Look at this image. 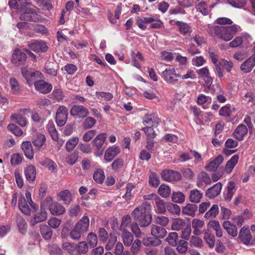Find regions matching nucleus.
I'll return each mask as SVG.
<instances>
[{
	"label": "nucleus",
	"instance_id": "obj_27",
	"mask_svg": "<svg viewBox=\"0 0 255 255\" xmlns=\"http://www.w3.org/2000/svg\"><path fill=\"white\" fill-rule=\"evenodd\" d=\"M203 197V193L197 189L191 190L189 195V200L193 203H198Z\"/></svg>",
	"mask_w": 255,
	"mask_h": 255
},
{
	"label": "nucleus",
	"instance_id": "obj_2",
	"mask_svg": "<svg viewBox=\"0 0 255 255\" xmlns=\"http://www.w3.org/2000/svg\"><path fill=\"white\" fill-rule=\"evenodd\" d=\"M213 29L218 37L226 41L231 40L235 34L242 30L241 27L237 24L225 26H215Z\"/></svg>",
	"mask_w": 255,
	"mask_h": 255
},
{
	"label": "nucleus",
	"instance_id": "obj_54",
	"mask_svg": "<svg viewBox=\"0 0 255 255\" xmlns=\"http://www.w3.org/2000/svg\"><path fill=\"white\" fill-rule=\"evenodd\" d=\"M132 56V65L137 68H139L140 67V64L139 63V61H143V58L141 55V54L139 52H137L136 53L132 52L131 53Z\"/></svg>",
	"mask_w": 255,
	"mask_h": 255
},
{
	"label": "nucleus",
	"instance_id": "obj_32",
	"mask_svg": "<svg viewBox=\"0 0 255 255\" xmlns=\"http://www.w3.org/2000/svg\"><path fill=\"white\" fill-rule=\"evenodd\" d=\"M175 24L178 27L181 34L184 35L190 34L192 29L188 23L180 21H175Z\"/></svg>",
	"mask_w": 255,
	"mask_h": 255
},
{
	"label": "nucleus",
	"instance_id": "obj_13",
	"mask_svg": "<svg viewBox=\"0 0 255 255\" xmlns=\"http://www.w3.org/2000/svg\"><path fill=\"white\" fill-rule=\"evenodd\" d=\"M34 87L36 91L43 94L49 93L52 89V86L51 84L45 82L42 79L35 83Z\"/></svg>",
	"mask_w": 255,
	"mask_h": 255
},
{
	"label": "nucleus",
	"instance_id": "obj_18",
	"mask_svg": "<svg viewBox=\"0 0 255 255\" xmlns=\"http://www.w3.org/2000/svg\"><path fill=\"white\" fill-rule=\"evenodd\" d=\"M26 57V54L24 53L18 49H16L12 55L11 62L15 64H22L25 61Z\"/></svg>",
	"mask_w": 255,
	"mask_h": 255
},
{
	"label": "nucleus",
	"instance_id": "obj_5",
	"mask_svg": "<svg viewBox=\"0 0 255 255\" xmlns=\"http://www.w3.org/2000/svg\"><path fill=\"white\" fill-rule=\"evenodd\" d=\"M21 73L29 86L33 84L35 86V83L42 79L43 77L42 74L40 72L32 71L26 68H22Z\"/></svg>",
	"mask_w": 255,
	"mask_h": 255
},
{
	"label": "nucleus",
	"instance_id": "obj_22",
	"mask_svg": "<svg viewBox=\"0 0 255 255\" xmlns=\"http://www.w3.org/2000/svg\"><path fill=\"white\" fill-rule=\"evenodd\" d=\"M57 200L64 202L65 204H69L72 200V195L70 190H64L57 194Z\"/></svg>",
	"mask_w": 255,
	"mask_h": 255
},
{
	"label": "nucleus",
	"instance_id": "obj_52",
	"mask_svg": "<svg viewBox=\"0 0 255 255\" xmlns=\"http://www.w3.org/2000/svg\"><path fill=\"white\" fill-rule=\"evenodd\" d=\"M154 220L156 224L160 225L162 227L166 226L169 222L168 218L164 216H155Z\"/></svg>",
	"mask_w": 255,
	"mask_h": 255
},
{
	"label": "nucleus",
	"instance_id": "obj_62",
	"mask_svg": "<svg viewBox=\"0 0 255 255\" xmlns=\"http://www.w3.org/2000/svg\"><path fill=\"white\" fill-rule=\"evenodd\" d=\"M178 239V236L177 233L172 232L169 234L166 240L172 246H175L177 245V242Z\"/></svg>",
	"mask_w": 255,
	"mask_h": 255
},
{
	"label": "nucleus",
	"instance_id": "obj_63",
	"mask_svg": "<svg viewBox=\"0 0 255 255\" xmlns=\"http://www.w3.org/2000/svg\"><path fill=\"white\" fill-rule=\"evenodd\" d=\"M220 67H223L227 72H230L233 67V63L231 61H227L224 59L219 60Z\"/></svg>",
	"mask_w": 255,
	"mask_h": 255
},
{
	"label": "nucleus",
	"instance_id": "obj_55",
	"mask_svg": "<svg viewBox=\"0 0 255 255\" xmlns=\"http://www.w3.org/2000/svg\"><path fill=\"white\" fill-rule=\"evenodd\" d=\"M105 178V173L103 170L99 169L96 170L93 174V178L95 181L98 183H102Z\"/></svg>",
	"mask_w": 255,
	"mask_h": 255
},
{
	"label": "nucleus",
	"instance_id": "obj_26",
	"mask_svg": "<svg viewBox=\"0 0 255 255\" xmlns=\"http://www.w3.org/2000/svg\"><path fill=\"white\" fill-rule=\"evenodd\" d=\"M29 46L31 50L36 52H45L48 49L45 42L41 41L30 43L29 44Z\"/></svg>",
	"mask_w": 255,
	"mask_h": 255
},
{
	"label": "nucleus",
	"instance_id": "obj_37",
	"mask_svg": "<svg viewBox=\"0 0 255 255\" xmlns=\"http://www.w3.org/2000/svg\"><path fill=\"white\" fill-rule=\"evenodd\" d=\"M239 157L238 155H233L231 159L226 163L225 167V171L227 173H230L237 164Z\"/></svg>",
	"mask_w": 255,
	"mask_h": 255
},
{
	"label": "nucleus",
	"instance_id": "obj_44",
	"mask_svg": "<svg viewBox=\"0 0 255 255\" xmlns=\"http://www.w3.org/2000/svg\"><path fill=\"white\" fill-rule=\"evenodd\" d=\"M153 20H154L150 17H138L136 19V23L140 29L144 30L146 28V24L150 23L152 22Z\"/></svg>",
	"mask_w": 255,
	"mask_h": 255
},
{
	"label": "nucleus",
	"instance_id": "obj_4",
	"mask_svg": "<svg viewBox=\"0 0 255 255\" xmlns=\"http://www.w3.org/2000/svg\"><path fill=\"white\" fill-rule=\"evenodd\" d=\"M50 202L51 199L50 198H45L41 202L39 212L34 215L33 219L30 222L31 225L34 226L38 223L46 220L47 218L46 210Z\"/></svg>",
	"mask_w": 255,
	"mask_h": 255
},
{
	"label": "nucleus",
	"instance_id": "obj_39",
	"mask_svg": "<svg viewBox=\"0 0 255 255\" xmlns=\"http://www.w3.org/2000/svg\"><path fill=\"white\" fill-rule=\"evenodd\" d=\"M26 179L29 182L35 180L36 177V168L34 166H28L24 170Z\"/></svg>",
	"mask_w": 255,
	"mask_h": 255
},
{
	"label": "nucleus",
	"instance_id": "obj_59",
	"mask_svg": "<svg viewBox=\"0 0 255 255\" xmlns=\"http://www.w3.org/2000/svg\"><path fill=\"white\" fill-rule=\"evenodd\" d=\"M170 189L169 186L162 184L158 190V194L163 198H167L170 194Z\"/></svg>",
	"mask_w": 255,
	"mask_h": 255
},
{
	"label": "nucleus",
	"instance_id": "obj_47",
	"mask_svg": "<svg viewBox=\"0 0 255 255\" xmlns=\"http://www.w3.org/2000/svg\"><path fill=\"white\" fill-rule=\"evenodd\" d=\"M142 243L145 246L155 247L160 245L161 241L160 239L147 237L143 239Z\"/></svg>",
	"mask_w": 255,
	"mask_h": 255
},
{
	"label": "nucleus",
	"instance_id": "obj_46",
	"mask_svg": "<svg viewBox=\"0 0 255 255\" xmlns=\"http://www.w3.org/2000/svg\"><path fill=\"white\" fill-rule=\"evenodd\" d=\"M40 232L42 237L46 240H50L52 236L53 232L46 225H42L40 227Z\"/></svg>",
	"mask_w": 255,
	"mask_h": 255
},
{
	"label": "nucleus",
	"instance_id": "obj_11",
	"mask_svg": "<svg viewBox=\"0 0 255 255\" xmlns=\"http://www.w3.org/2000/svg\"><path fill=\"white\" fill-rule=\"evenodd\" d=\"M46 198H50L51 202L48 205L51 213L53 215H60L63 214L65 212V208L58 202H53L52 198L51 197H47Z\"/></svg>",
	"mask_w": 255,
	"mask_h": 255
},
{
	"label": "nucleus",
	"instance_id": "obj_31",
	"mask_svg": "<svg viewBox=\"0 0 255 255\" xmlns=\"http://www.w3.org/2000/svg\"><path fill=\"white\" fill-rule=\"evenodd\" d=\"M10 121L15 122L22 127H24L27 124L26 119L18 113H13L10 117Z\"/></svg>",
	"mask_w": 255,
	"mask_h": 255
},
{
	"label": "nucleus",
	"instance_id": "obj_57",
	"mask_svg": "<svg viewBox=\"0 0 255 255\" xmlns=\"http://www.w3.org/2000/svg\"><path fill=\"white\" fill-rule=\"evenodd\" d=\"M185 196L181 192H173L172 195V200L174 203H182L185 201Z\"/></svg>",
	"mask_w": 255,
	"mask_h": 255
},
{
	"label": "nucleus",
	"instance_id": "obj_49",
	"mask_svg": "<svg viewBox=\"0 0 255 255\" xmlns=\"http://www.w3.org/2000/svg\"><path fill=\"white\" fill-rule=\"evenodd\" d=\"M79 142V138L78 137H72L68 139L66 143V148L68 151H72Z\"/></svg>",
	"mask_w": 255,
	"mask_h": 255
},
{
	"label": "nucleus",
	"instance_id": "obj_48",
	"mask_svg": "<svg viewBox=\"0 0 255 255\" xmlns=\"http://www.w3.org/2000/svg\"><path fill=\"white\" fill-rule=\"evenodd\" d=\"M135 186L131 183H128L126 186V192L122 196L126 201L130 200L133 196L134 191L133 190Z\"/></svg>",
	"mask_w": 255,
	"mask_h": 255
},
{
	"label": "nucleus",
	"instance_id": "obj_61",
	"mask_svg": "<svg viewBox=\"0 0 255 255\" xmlns=\"http://www.w3.org/2000/svg\"><path fill=\"white\" fill-rule=\"evenodd\" d=\"M149 184L152 187H157L160 182L159 178L154 172H150L149 176Z\"/></svg>",
	"mask_w": 255,
	"mask_h": 255
},
{
	"label": "nucleus",
	"instance_id": "obj_56",
	"mask_svg": "<svg viewBox=\"0 0 255 255\" xmlns=\"http://www.w3.org/2000/svg\"><path fill=\"white\" fill-rule=\"evenodd\" d=\"M7 129L17 136H20L23 134V131L17 125L14 124H9L7 126Z\"/></svg>",
	"mask_w": 255,
	"mask_h": 255
},
{
	"label": "nucleus",
	"instance_id": "obj_60",
	"mask_svg": "<svg viewBox=\"0 0 255 255\" xmlns=\"http://www.w3.org/2000/svg\"><path fill=\"white\" fill-rule=\"evenodd\" d=\"M138 226V223L134 221L131 224L130 229L136 238H141L144 234L141 231Z\"/></svg>",
	"mask_w": 255,
	"mask_h": 255
},
{
	"label": "nucleus",
	"instance_id": "obj_16",
	"mask_svg": "<svg viewBox=\"0 0 255 255\" xmlns=\"http://www.w3.org/2000/svg\"><path fill=\"white\" fill-rule=\"evenodd\" d=\"M224 158L222 155H219L215 159L209 162L205 166V169L210 172L214 171L217 169L219 166L223 162Z\"/></svg>",
	"mask_w": 255,
	"mask_h": 255
},
{
	"label": "nucleus",
	"instance_id": "obj_23",
	"mask_svg": "<svg viewBox=\"0 0 255 255\" xmlns=\"http://www.w3.org/2000/svg\"><path fill=\"white\" fill-rule=\"evenodd\" d=\"M189 224V221H185L180 218L175 219L172 221L171 229L175 231L182 230L187 227Z\"/></svg>",
	"mask_w": 255,
	"mask_h": 255
},
{
	"label": "nucleus",
	"instance_id": "obj_41",
	"mask_svg": "<svg viewBox=\"0 0 255 255\" xmlns=\"http://www.w3.org/2000/svg\"><path fill=\"white\" fill-rule=\"evenodd\" d=\"M15 220L19 232L22 234H25L27 228V223L25 220L22 217L17 216Z\"/></svg>",
	"mask_w": 255,
	"mask_h": 255
},
{
	"label": "nucleus",
	"instance_id": "obj_15",
	"mask_svg": "<svg viewBox=\"0 0 255 255\" xmlns=\"http://www.w3.org/2000/svg\"><path fill=\"white\" fill-rule=\"evenodd\" d=\"M151 234L156 239H162L166 236L167 231L163 227L153 224L151 226Z\"/></svg>",
	"mask_w": 255,
	"mask_h": 255
},
{
	"label": "nucleus",
	"instance_id": "obj_50",
	"mask_svg": "<svg viewBox=\"0 0 255 255\" xmlns=\"http://www.w3.org/2000/svg\"><path fill=\"white\" fill-rule=\"evenodd\" d=\"M197 11L201 12L204 15H207L209 13V10L206 2L202 1L196 5Z\"/></svg>",
	"mask_w": 255,
	"mask_h": 255
},
{
	"label": "nucleus",
	"instance_id": "obj_7",
	"mask_svg": "<svg viewBox=\"0 0 255 255\" xmlns=\"http://www.w3.org/2000/svg\"><path fill=\"white\" fill-rule=\"evenodd\" d=\"M68 115V109L64 106H60L56 112L55 117L56 122L58 126L62 127L66 124Z\"/></svg>",
	"mask_w": 255,
	"mask_h": 255
},
{
	"label": "nucleus",
	"instance_id": "obj_9",
	"mask_svg": "<svg viewBox=\"0 0 255 255\" xmlns=\"http://www.w3.org/2000/svg\"><path fill=\"white\" fill-rule=\"evenodd\" d=\"M209 55L215 66L216 74L220 78L223 77L224 70L222 67H220L219 61H218L219 58L218 54L210 49Z\"/></svg>",
	"mask_w": 255,
	"mask_h": 255
},
{
	"label": "nucleus",
	"instance_id": "obj_6",
	"mask_svg": "<svg viewBox=\"0 0 255 255\" xmlns=\"http://www.w3.org/2000/svg\"><path fill=\"white\" fill-rule=\"evenodd\" d=\"M180 74H177L174 68H166L162 72V77L164 81L169 84L174 85L178 82Z\"/></svg>",
	"mask_w": 255,
	"mask_h": 255
},
{
	"label": "nucleus",
	"instance_id": "obj_64",
	"mask_svg": "<svg viewBox=\"0 0 255 255\" xmlns=\"http://www.w3.org/2000/svg\"><path fill=\"white\" fill-rule=\"evenodd\" d=\"M84 233L75 226L70 233V237L73 240L77 241L80 239L82 235Z\"/></svg>",
	"mask_w": 255,
	"mask_h": 255
},
{
	"label": "nucleus",
	"instance_id": "obj_42",
	"mask_svg": "<svg viewBox=\"0 0 255 255\" xmlns=\"http://www.w3.org/2000/svg\"><path fill=\"white\" fill-rule=\"evenodd\" d=\"M155 211L157 213L163 214L166 212V204L165 202L160 198L156 197L155 198Z\"/></svg>",
	"mask_w": 255,
	"mask_h": 255
},
{
	"label": "nucleus",
	"instance_id": "obj_51",
	"mask_svg": "<svg viewBox=\"0 0 255 255\" xmlns=\"http://www.w3.org/2000/svg\"><path fill=\"white\" fill-rule=\"evenodd\" d=\"M8 3L11 7L20 9L25 6L27 4V2L26 0H10Z\"/></svg>",
	"mask_w": 255,
	"mask_h": 255
},
{
	"label": "nucleus",
	"instance_id": "obj_12",
	"mask_svg": "<svg viewBox=\"0 0 255 255\" xmlns=\"http://www.w3.org/2000/svg\"><path fill=\"white\" fill-rule=\"evenodd\" d=\"M70 114L73 116H77L79 118H84L89 114L87 109L83 106L76 105L72 107Z\"/></svg>",
	"mask_w": 255,
	"mask_h": 255
},
{
	"label": "nucleus",
	"instance_id": "obj_19",
	"mask_svg": "<svg viewBox=\"0 0 255 255\" xmlns=\"http://www.w3.org/2000/svg\"><path fill=\"white\" fill-rule=\"evenodd\" d=\"M20 18L25 21H36L39 19V15L36 13L34 9L30 8L21 14Z\"/></svg>",
	"mask_w": 255,
	"mask_h": 255
},
{
	"label": "nucleus",
	"instance_id": "obj_8",
	"mask_svg": "<svg viewBox=\"0 0 255 255\" xmlns=\"http://www.w3.org/2000/svg\"><path fill=\"white\" fill-rule=\"evenodd\" d=\"M161 177L167 181H178L181 179V175L176 171L164 170L161 173Z\"/></svg>",
	"mask_w": 255,
	"mask_h": 255
},
{
	"label": "nucleus",
	"instance_id": "obj_20",
	"mask_svg": "<svg viewBox=\"0 0 255 255\" xmlns=\"http://www.w3.org/2000/svg\"><path fill=\"white\" fill-rule=\"evenodd\" d=\"M255 66V56H251L244 62L240 67L241 70L245 73L250 72Z\"/></svg>",
	"mask_w": 255,
	"mask_h": 255
},
{
	"label": "nucleus",
	"instance_id": "obj_40",
	"mask_svg": "<svg viewBox=\"0 0 255 255\" xmlns=\"http://www.w3.org/2000/svg\"><path fill=\"white\" fill-rule=\"evenodd\" d=\"M197 206L195 204H188L182 208V213L183 214L193 217L197 210Z\"/></svg>",
	"mask_w": 255,
	"mask_h": 255
},
{
	"label": "nucleus",
	"instance_id": "obj_24",
	"mask_svg": "<svg viewBox=\"0 0 255 255\" xmlns=\"http://www.w3.org/2000/svg\"><path fill=\"white\" fill-rule=\"evenodd\" d=\"M226 189L227 191L224 193V198L225 201L229 202L231 200L236 190L235 183L233 181L229 182L228 183Z\"/></svg>",
	"mask_w": 255,
	"mask_h": 255
},
{
	"label": "nucleus",
	"instance_id": "obj_35",
	"mask_svg": "<svg viewBox=\"0 0 255 255\" xmlns=\"http://www.w3.org/2000/svg\"><path fill=\"white\" fill-rule=\"evenodd\" d=\"M142 123L145 127L156 126L158 124L159 119L151 115H148L144 117Z\"/></svg>",
	"mask_w": 255,
	"mask_h": 255
},
{
	"label": "nucleus",
	"instance_id": "obj_36",
	"mask_svg": "<svg viewBox=\"0 0 255 255\" xmlns=\"http://www.w3.org/2000/svg\"><path fill=\"white\" fill-rule=\"evenodd\" d=\"M40 164L48 169L51 172H55L57 169V165L55 162L49 158H45L40 161Z\"/></svg>",
	"mask_w": 255,
	"mask_h": 255
},
{
	"label": "nucleus",
	"instance_id": "obj_58",
	"mask_svg": "<svg viewBox=\"0 0 255 255\" xmlns=\"http://www.w3.org/2000/svg\"><path fill=\"white\" fill-rule=\"evenodd\" d=\"M97 98L100 101H110L113 98V95L109 92H97L96 93Z\"/></svg>",
	"mask_w": 255,
	"mask_h": 255
},
{
	"label": "nucleus",
	"instance_id": "obj_43",
	"mask_svg": "<svg viewBox=\"0 0 255 255\" xmlns=\"http://www.w3.org/2000/svg\"><path fill=\"white\" fill-rule=\"evenodd\" d=\"M219 207L217 204H214L211 208L205 214L204 218L210 220L215 219L219 214Z\"/></svg>",
	"mask_w": 255,
	"mask_h": 255
},
{
	"label": "nucleus",
	"instance_id": "obj_3",
	"mask_svg": "<svg viewBox=\"0 0 255 255\" xmlns=\"http://www.w3.org/2000/svg\"><path fill=\"white\" fill-rule=\"evenodd\" d=\"M25 196L21 195L19 197L18 207L19 210L24 214L29 215L31 213L35 212L37 207L32 202L31 195L29 191L25 192Z\"/></svg>",
	"mask_w": 255,
	"mask_h": 255
},
{
	"label": "nucleus",
	"instance_id": "obj_14",
	"mask_svg": "<svg viewBox=\"0 0 255 255\" xmlns=\"http://www.w3.org/2000/svg\"><path fill=\"white\" fill-rule=\"evenodd\" d=\"M211 183L209 175L205 171L201 172L197 176L196 185L199 188H203L204 184L209 185Z\"/></svg>",
	"mask_w": 255,
	"mask_h": 255
},
{
	"label": "nucleus",
	"instance_id": "obj_45",
	"mask_svg": "<svg viewBox=\"0 0 255 255\" xmlns=\"http://www.w3.org/2000/svg\"><path fill=\"white\" fill-rule=\"evenodd\" d=\"M46 142L45 136L41 133H38L32 140L33 145L37 148L41 147Z\"/></svg>",
	"mask_w": 255,
	"mask_h": 255
},
{
	"label": "nucleus",
	"instance_id": "obj_33",
	"mask_svg": "<svg viewBox=\"0 0 255 255\" xmlns=\"http://www.w3.org/2000/svg\"><path fill=\"white\" fill-rule=\"evenodd\" d=\"M89 224V218L87 216H84L76 224L75 226L83 233H85L88 230Z\"/></svg>",
	"mask_w": 255,
	"mask_h": 255
},
{
	"label": "nucleus",
	"instance_id": "obj_21",
	"mask_svg": "<svg viewBox=\"0 0 255 255\" xmlns=\"http://www.w3.org/2000/svg\"><path fill=\"white\" fill-rule=\"evenodd\" d=\"M21 147L27 158L32 159L33 158L34 151L30 141H23L21 144Z\"/></svg>",
	"mask_w": 255,
	"mask_h": 255
},
{
	"label": "nucleus",
	"instance_id": "obj_30",
	"mask_svg": "<svg viewBox=\"0 0 255 255\" xmlns=\"http://www.w3.org/2000/svg\"><path fill=\"white\" fill-rule=\"evenodd\" d=\"M223 227L227 232L228 234L233 237H235L238 234V230L236 226L229 221H224Z\"/></svg>",
	"mask_w": 255,
	"mask_h": 255
},
{
	"label": "nucleus",
	"instance_id": "obj_17",
	"mask_svg": "<svg viewBox=\"0 0 255 255\" xmlns=\"http://www.w3.org/2000/svg\"><path fill=\"white\" fill-rule=\"evenodd\" d=\"M222 188V184L218 182L207 190L206 196L210 199L214 198L220 193Z\"/></svg>",
	"mask_w": 255,
	"mask_h": 255
},
{
	"label": "nucleus",
	"instance_id": "obj_10",
	"mask_svg": "<svg viewBox=\"0 0 255 255\" xmlns=\"http://www.w3.org/2000/svg\"><path fill=\"white\" fill-rule=\"evenodd\" d=\"M121 152L120 147L116 145L109 147L105 152L104 160L106 162L111 161Z\"/></svg>",
	"mask_w": 255,
	"mask_h": 255
},
{
	"label": "nucleus",
	"instance_id": "obj_34",
	"mask_svg": "<svg viewBox=\"0 0 255 255\" xmlns=\"http://www.w3.org/2000/svg\"><path fill=\"white\" fill-rule=\"evenodd\" d=\"M106 133H100L93 140L92 143L97 149H101L106 141Z\"/></svg>",
	"mask_w": 255,
	"mask_h": 255
},
{
	"label": "nucleus",
	"instance_id": "obj_28",
	"mask_svg": "<svg viewBox=\"0 0 255 255\" xmlns=\"http://www.w3.org/2000/svg\"><path fill=\"white\" fill-rule=\"evenodd\" d=\"M121 237L125 246H130L133 240V236L127 229L120 230Z\"/></svg>",
	"mask_w": 255,
	"mask_h": 255
},
{
	"label": "nucleus",
	"instance_id": "obj_53",
	"mask_svg": "<svg viewBox=\"0 0 255 255\" xmlns=\"http://www.w3.org/2000/svg\"><path fill=\"white\" fill-rule=\"evenodd\" d=\"M77 252L79 254H85L89 250V247L86 242H79L75 247Z\"/></svg>",
	"mask_w": 255,
	"mask_h": 255
},
{
	"label": "nucleus",
	"instance_id": "obj_1",
	"mask_svg": "<svg viewBox=\"0 0 255 255\" xmlns=\"http://www.w3.org/2000/svg\"><path fill=\"white\" fill-rule=\"evenodd\" d=\"M151 206L147 202H144L140 206L135 208L131 215L133 220L142 227H148L151 223L152 216L150 213Z\"/></svg>",
	"mask_w": 255,
	"mask_h": 255
},
{
	"label": "nucleus",
	"instance_id": "obj_29",
	"mask_svg": "<svg viewBox=\"0 0 255 255\" xmlns=\"http://www.w3.org/2000/svg\"><path fill=\"white\" fill-rule=\"evenodd\" d=\"M239 238L244 244L248 245L252 239L250 230L243 227L240 230Z\"/></svg>",
	"mask_w": 255,
	"mask_h": 255
},
{
	"label": "nucleus",
	"instance_id": "obj_38",
	"mask_svg": "<svg viewBox=\"0 0 255 255\" xmlns=\"http://www.w3.org/2000/svg\"><path fill=\"white\" fill-rule=\"evenodd\" d=\"M46 129L51 136L52 139L57 141L59 139L57 131L56 129L55 125L52 121H49L46 125Z\"/></svg>",
	"mask_w": 255,
	"mask_h": 255
},
{
	"label": "nucleus",
	"instance_id": "obj_25",
	"mask_svg": "<svg viewBox=\"0 0 255 255\" xmlns=\"http://www.w3.org/2000/svg\"><path fill=\"white\" fill-rule=\"evenodd\" d=\"M248 128L244 124L239 125L235 130L233 135L239 140L243 139L244 136L248 133Z\"/></svg>",
	"mask_w": 255,
	"mask_h": 255
}]
</instances>
